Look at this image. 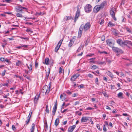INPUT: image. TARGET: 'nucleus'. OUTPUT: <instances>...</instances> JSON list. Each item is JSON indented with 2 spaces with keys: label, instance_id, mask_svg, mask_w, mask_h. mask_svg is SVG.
<instances>
[{
  "label": "nucleus",
  "instance_id": "nucleus-5",
  "mask_svg": "<svg viewBox=\"0 0 132 132\" xmlns=\"http://www.w3.org/2000/svg\"><path fill=\"white\" fill-rule=\"evenodd\" d=\"M82 26H83V29L85 31H86L89 29L91 25L89 22H87L85 24L84 26L82 24Z\"/></svg>",
  "mask_w": 132,
  "mask_h": 132
},
{
  "label": "nucleus",
  "instance_id": "nucleus-35",
  "mask_svg": "<svg viewBox=\"0 0 132 132\" xmlns=\"http://www.w3.org/2000/svg\"><path fill=\"white\" fill-rule=\"evenodd\" d=\"M32 113V111H31H31L30 112L29 114L27 117V118H31Z\"/></svg>",
  "mask_w": 132,
  "mask_h": 132
},
{
  "label": "nucleus",
  "instance_id": "nucleus-57",
  "mask_svg": "<svg viewBox=\"0 0 132 132\" xmlns=\"http://www.w3.org/2000/svg\"><path fill=\"white\" fill-rule=\"evenodd\" d=\"M106 61L108 62L109 63H110L112 62L111 61L107 58H106Z\"/></svg>",
  "mask_w": 132,
  "mask_h": 132
},
{
  "label": "nucleus",
  "instance_id": "nucleus-59",
  "mask_svg": "<svg viewBox=\"0 0 132 132\" xmlns=\"http://www.w3.org/2000/svg\"><path fill=\"white\" fill-rule=\"evenodd\" d=\"M24 71L27 74H28V73L30 72H29V71H28L27 70L25 69L24 70Z\"/></svg>",
  "mask_w": 132,
  "mask_h": 132
},
{
  "label": "nucleus",
  "instance_id": "nucleus-54",
  "mask_svg": "<svg viewBox=\"0 0 132 132\" xmlns=\"http://www.w3.org/2000/svg\"><path fill=\"white\" fill-rule=\"evenodd\" d=\"M94 108H91L90 107H88L86 109V110H92L94 109Z\"/></svg>",
  "mask_w": 132,
  "mask_h": 132
},
{
  "label": "nucleus",
  "instance_id": "nucleus-30",
  "mask_svg": "<svg viewBox=\"0 0 132 132\" xmlns=\"http://www.w3.org/2000/svg\"><path fill=\"white\" fill-rule=\"evenodd\" d=\"M125 29L129 33H131V31L130 29L128 27H125Z\"/></svg>",
  "mask_w": 132,
  "mask_h": 132
},
{
  "label": "nucleus",
  "instance_id": "nucleus-14",
  "mask_svg": "<svg viewBox=\"0 0 132 132\" xmlns=\"http://www.w3.org/2000/svg\"><path fill=\"white\" fill-rule=\"evenodd\" d=\"M106 73L108 75L111 77L112 79L113 78L114 76L113 74L111 72L109 71H108L107 72H106Z\"/></svg>",
  "mask_w": 132,
  "mask_h": 132
},
{
  "label": "nucleus",
  "instance_id": "nucleus-47",
  "mask_svg": "<svg viewBox=\"0 0 132 132\" xmlns=\"http://www.w3.org/2000/svg\"><path fill=\"white\" fill-rule=\"evenodd\" d=\"M103 93L105 97H108V94H106V92H105L104 91L103 92Z\"/></svg>",
  "mask_w": 132,
  "mask_h": 132
},
{
  "label": "nucleus",
  "instance_id": "nucleus-31",
  "mask_svg": "<svg viewBox=\"0 0 132 132\" xmlns=\"http://www.w3.org/2000/svg\"><path fill=\"white\" fill-rule=\"evenodd\" d=\"M65 18L66 19V20L65 19V18L64 19V21L71 19V17L70 16H66L65 17Z\"/></svg>",
  "mask_w": 132,
  "mask_h": 132
},
{
  "label": "nucleus",
  "instance_id": "nucleus-7",
  "mask_svg": "<svg viewBox=\"0 0 132 132\" xmlns=\"http://www.w3.org/2000/svg\"><path fill=\"white\" fill-rule=\"evenodd\" d=\"M83 27H84L82 26V24H81L80 26L78 31V38H80L81 36L82 33V30L83 29Z\"/></svg>",
  "mask_w": 132,
  "mask_h": 132
},
{
  "label": "nucleus",
  "instance_id": "nucleus-18",
  "mask_svg": "<svg viewBox=\"0 0 132 132\" xmlns=\"http://www.w3.org/2000/svg\"><path fill=\"white\" fill-rule=\"evenodd\" d=\"M39 97H40L39 95H36L35 96L34 100V102L35 103H37Z\"/></svg>",
  "mask_w": 132,
  "mask_h": 132
},
{
  "label": "nucleus",
  "instance_id": "nucleus-53",
  "mask_svg": "<svg viewBox=\"0 0 132 132\" xmlns=\"http://www.w3.org/2000/svg\"><path fill=\"white\" fill-rule=\"evenodd\" d=\"M59 72L60 74L62 73V69L61 67H60L59 68Z\"/></svg>",
  "mask_w": 132,
  "mask_h": 132
},
{
  "label": "nucleus",
  "instance_id": "nucleus-23",
  "mask_svg": "<svg viewBox=\"0 0 132 132\" xmlns=\"http://www.w3.org/2000/svg\"><path fill=\"white\" fill-rule=\"evenodd\" d=\"M122 42V40L121 39H118L117 40L116 42L117 44L119 45L120 46H121V44Z\"/></svg>",
  "mask_w": 132,
  "mask_h": 132
},
{
  "label": "nucleus",
  "instance_id": "nucleus-19",
  "mask_svg": "<svg viewBox=\"0 0 132 132\" xmlns=\"http://www.w3.org/2000/svg\"><path fill=\"white\" fill-rule=\"evenodd\" d=\"M48 71L47 72H46V76L45 77V79H48V78L49 76V75L50 71V68H48Z\"/></svg>",
  "mask_w": 132,
  "mask_h": 132
},
{
  "label": "nucleus",
  "instance_id": "nucleus-33",
  "mask_svg": "<svg viewBox=\"0 0 132 132\" xmlns=\"http://www.w3.org/2000/svg\"><path fill=\"white\" fill-rule=\"evenodd\" d=\"M114 24L111 22H110L108 24V26H109L112 27L114 26Z\"/></svg>",
  "mask_w": 132,
  "mask_h": 132
},
{
  "label": "nucleus",
  "instance_id": "nucleus-56",
  "mask_svg": "<svg viewBox=\"0 0 132 132\" xmlns=\"http://www.w3.org/2000/svg\"><path fill=\"white\" fill-rule=\"evenodd\" d=\"M2 46L3 48H4L5 47V46L7 45V44L6 43H2Z\"/></svg>",
  "mask_w": 132,
  "mask_h": 132
},
{
  "label": "nucleus",
  "instance_id": "nucleus-36",
  "mask_svg": "<svg viewBox=\"0 0 132 132\" xmlns=\"http://www.w3.org/2000/svg\"><path fill=\"white\" fill-rule=\"evenodd\" d=\"M21 61L19 60H18L17 62H16V66H19V65L21 64Z\"/></svg>",
  "mask_w": 132,
  "mask_h": 132
},
{
  "label": "nucleus",
  "instance_id": "nucleus-1",
  "mask_svg": "<svg viewBox=\"0 0 132 132\" xmlns=\"http://www.w3.org/2000/svg\"><path fill=\"white\" fill-rule=\"evenodd\" d=\"M112 49L114 52L116 53L117 54H122L123 53V52L121 49L115 47H112Z\"/></svg>",
  "mask_w": 132,
  "mask_h": 132
},
{
  "label": "nucleus",
  "instance_id": "nucleus-60",
  "mask_svg": "<svg viewBox=\"0 0 132 132\" xmlns=\"http://www.w3.org/2000/svg\"><path fill=\"white\" fill-rule=\"evenodd\" d=\"M88 77L89 78H93V76L90 73H89V74H88Z\"/></svg>",
  "mask_w": 132,
  "mask_h": 132
},
{
  "label": "nucleus",
  "instance_id": "nucleus-10",
  "mask_svg": "<svg viewBox=\"0 0 132 132\" xmlns=\"http://www.w3.org/2000/svg\"><path fill=\"white\" fill-rule=\"evenodd\" d=\"M76 125H74L72 126L69 127L68 128V131L69 132H72L74 129L76 128Z\"/></svg>",
  "mask_w": 132,
  "mask_h": 132
},
{
  "label": "nucleus",
  "instance_id": "nucleus-20",
  "mask_svg": "<svg viewBox=\"0 0 132 132\" xmlns=\"http://www.w3.org/2000/svg\"><path fill=\"white\" fill-rule=\"evenodd\" d=\"M98 23H99L100 25H102L104 23V20L102 18H100L99 20L98 21Z\"/></svg>",
  "mask_w": 132,
  "mask_h": 132
},
{
  "label": "nucleus",
  "instance_id": "nucleus-38",
  "mask_svg": "<svg viewBox=\"0 0 132 132\" xmlns=\"http://www.w3.org/2000/svg\"><path fill=\"white\" fill-rule=\"evenodd\" d=\"M23 76L25 77H26L27 79H28V80H30V77L29 76H27L25 74H23Z\"/></svg>",
  "mask_w": 132,
  "mask_h": 132
},
{
  "label": "nucleus",
  "instance_id": "nucleus-63",
  "mask_svg": "<svg viewBox=\"0 0 132 132\" xmlns=\"http://www.w3.org/2000/svg\"><path fill=\"white\" fill-rule=\"evenodd\" d=\"M101 40L102 41H103L105 39V37L104 36H103L101 38Z\"/></svg>",
  "mask_w": 132,
  "mask_h": 132
},
{
  "label": "nucleus",
  "instance_id": "nucleus-48",
  "mask_svg": "<svg viewBox=\"0 0 132 132\" xmlns=\"http://www.w3.org/2000/svg\"><path fill=\"white\" fill-rule=\"evenodd\" d=\"M11 2V0H5L3 1V2H6L7 3H10Z\"/></svg>",
  "mask_w": 132,
  "mask_h": 132
},
{
  "label": "nucleus",
  "instance_id": "nucleus-27",
  "mask_svg": "<svg viewBox=\"0 0 132 132\" xmlns=\"http://www.w3.org/2000/svg\"><path fill=\"white\" fill-rule=\"evenodd\" d=\"M126 40H125L123 41L122 42L121 44V46H127V44L126 43Z\"/></svg>",
  "mask_w": 132,
  "mask_h": 132
},
{
  "label": "nucleus",
  "instance_id": "nucleus-42",
  "mask_svg": "<svg viewBox=\"0 0 132 132\" xmlns=\"http://www.w3.org/2000/svg\"><path fill=\"white\" fill-rule=\"evenodd\" d=\"M35 129V124L34 123H33L32 124V128H31V130H34Z\"/></svg>",
  "mask_w": 132,
  "mask_h": 132
},
{
  "label": "nucleus",
  "instance_id": "nucleus-46",
  "mask_svg": "<svg viewBox=\"0 0 132 132\" xmlns=\"http://www.w3.org/2000/svg\"><path fill=\"white\" fill-rule=\"evenodd\" d=\"M5 61L7 62L9 64H10L11 63V62L7 58L5 59Z\"/></svg>",
  "mask_w": 132,
  "mask_h": 132
},
{
  "label": "nucleus",
  "instance_id": "nucleus-6",
  "mask_svg": "<svg viewBox=\"0 0 132 132\" xmlns=\"http://www.w3.org/2000/svg\"><path fill=\"white\" fill-rule=\"evenodd\" d=\"M80 15V10L77 9L76 12L75 17V18L74 22H75L78 19V18Z\"/></svg>",
  "mask_w": 132,
  "mask_h": 132
},
{
  "label": "nucleus",
  "instance_id": "nucleus-52",
  "mask_svg": "<svg viewBox=\"0 0 132 132\" xmlns=\"http://www.w3.org/2000/svg\"><path fill=\"white\" fill-rule=\"evenodd\" d=\"M96 127L100 131L102 130V129H101L100 128V125L99 124H97L96 125Z\"/></svg>",
  "mask_w": 132,
  "mask_h": 132
},
{
  "label": "nucleus",
  "instance_id": "nucleus-4",
  "mask_svg": "<svg viewBox=\"0 0 132 132\" xmlns=\"http://www.w3.org/2000/svg\"><path fill=\"white\" fill-rule=\"evenodd\" d=\"M84 9L85 12L89 13L92 11V6L90 4H87L85 6Z\"/></svg>",
  "mask_w": 132,
  "mask_h": 132
},
{
  "label": "nucleus",
  "instance_id": "nucleus-45",
  "mask_svg": "<svg viewBox=\"0 0 132 132\" xmlns=\"http://www.w3.org/2000/svg\"><path fill=\"white\" fill-rule=\"evenodd\" d=\"M82 47V45H80L79 47L78 48V49L77 50V52H79L80 51V50H81V48Z\"/></svg>",
  "mask_w": 132,
  "mask_h": 132
},
{
  "label": "nucleus",
  "instance_id": "nucleus-13",
  "mask_svg": "<svg viewBox=\"0 0 132 132\" xmlns=\"http://www.w3.org/2000/svg\"><path fill=\"white\" fill-rule=\"evenodd\" d=\"M114 9L113 7L111 8L110 9V13L112 16H114L115 15V13L114 12Z\"/></svg>",
  "mask_w": 132,
  "mask_h": 132
},
{
  "label": "nucleus",
  "instance_id": "nucleus-29",
  "mask_svg": "<svg viewBox=\"0 0 132 132\" xmlns=\"http://www.w3.org/2000/svg\"><path fill=\"white\" fill-rule=\"evenodd\" d=\"M28 118V119L26 121V123L25 124V125H24V126L25 125L27 126L29 124V122H30V118Z\"/></svg>",
  "mask_w": 132,
  "mask_h": 132
},
{
  "label": "nucleus",
  "instance_id": "nucleus-34",
  "mask_svg": "<svg viewBox=\"0 0 132 132\" xmlns=\"http://www.w3.org/2000/svg\"><path fill=\"white\" fill-rule=\"evenodd\" d=\"M45 111L46 112L48 113H49V110L48 108V106L47 105L46 106V109L45 110Z\"/></svg>",
  "mask_w": 132,
  "mask_h": 132
},
{
  "label": "nucleus",
  "instance_id": "nucleus-2",
  "mask_svg": "<svg viewBox=\"0 0 132 132\" xmlns=\"http://www.w3.org/2000/svg\"><path fill=\"white\" fill-rule=\"evenodd\" d=\"M15 8L17 12H20L21 13H23L22 12L23 9L27 10V9L26 8L22 7L20 5H19L18 6L15 7Z\"/></svg>",
  "mask_w": 132,
  "mask_h": 132
},
{
  "label": "nucleus",
  "instance_id": "nucleus-43",
  "mask_svg": "<svg viewBox=\"0 0 132 132\" xmlns=\"http://www.w3.org/2000/svg\"><path fill=\"white\" fill-rule=\"evenodd\" d=\"M98 52L99 53L101 54H103V53H104V54H108V53L105 51H103L101 52V51H99Z\"/></svg>",
  "mask_w": 132,
  "mask_h": 132
},
{
  "label": "nucleus",
  "instance_id": "nucleus-21",
  "mask_svg": "<svg viewBox=\"0 0 132 132\" xmlns=\"http://www.w3.org/2000/svg\"><path fill=\"white\" fill-rule=\"evenodd\" d=\"M106 42L107 44L110 46H111L112 45V43L110 40L108 39L106 40Z\"/></svg>",
  "mask_w": 132,
  "mask_h": 132
},
{
  "label": "nucleus",
  "instance_id": "nucleus-40",
  "mask_svg": "<svg viewBox=\"0 0 132 132\" xmlns=\"http://www.w3.org/2000/svg\"><path fill=\"white\" fill-rule=\"evenodd\" d=\"M63 39H61L60 40L59 42L58 43V44H57V46H60L62 43L63 41Z\"/></svg>",
  "mask_w": 132,
  "mask_h": 132
},
{
  "label": "nucleus",
  "instance_id": "nucleus-3",
  "mask_svg": "<svg viewBox=\"0 0 132 132\" xmlns=\"http://www.w3.org/2000/svg\"><path fill=\"white\" fill-rule=\"evenodd\" d=\"M48 85L49 86L48 87L46 85H45L43 87V89H45L46 90L45 92V94L46 95L47 94L50 92V88L51 86V82H50Z\"/></svg>",
  "mask_w": 132,
  "mask_h": 132
},
{
  "label": "nucleus",
  "instance_id": "nucleus-64",
  "mask_svg": "<svg viewBox=\"0 0 132 132\" xmlns=\"http://www.w3.org/2000/svg\"><path fill=\"white\" fill-rule=\"evenodd\" d=\"M119 32L116 31L114 32V35L115 36H117L119 34Z\"/></svg>",
  "mask_w": 132,
  "mask_h": 132
},
{
  "label": "nucleus",
  "instance_id": "nucleus-44",
  "mask_svg": "<svg viewBox=\"0 0 132 132\" xmlns=\"http://www.w3.org/2000/svg\"><path fill=\"white\" fill-rule=\"evenodd\" d=\"M38 63L37 62L36 60L35 63V67L36 68V69L38 67Z\"/></svg>",
  "mask_w": 132,
  "mask_h": 132
},
{
  "label": "nucleus",
  "instance_id": "nucleus-11",
  "mask_svg": "<svg viewBox=\"0 0 132 132\" xmlns=\"http://www.w3.org/2000/svg\"><path fill=\"white\" fill-rule=\"evenodd\" d=\"M101 9L99 6V5H97L94 8V11L95 13H97Z\"/></svg>",
  "mask_w": 132,
  "mask_h": 132
},
{
  "label": "nucleus",
  "instance_id": "nucleus-37",
  "mask_svg": "<svg viewBox=\"0 0 132 132\" xmlns=\"http://www.w3.org/2000/svg\"><path fill=\"white\" fill-rule=\"evenodd\" d=\"M16 15L17 17H18L22 18L23 17V16L22 14L19 13H18L16 14Z\"/></svg>",
  "mask_w": 132,
  "mask_h": 132
},
{
  "label": "nucleus",
  "instance_id": "nucleus-62",
  "mask_svg": "<svg viewBox=\"0 0 132 132\" xmlns=\"http://www.w3.org/2000/svg\"><path fill=\"white\" fill-rule=\"evenodd\" d=\"M12 128L13 130L15 131L16 130L15 128L14 125H13L12 126Z\"/></svg>",
  "mask_w": 132,
  "mask_h": 132
},
{
  "label": "nucleus",
  "instance_id": "nucleus-51",
  "mask_svg": "<svg viewBox=\"0 0 132 132\" xmlns=\"http://www.w3.org/2000/svg\"><path fill=\"white\" fill-rule=\"evenodd\" d=\"M66 92L68 95H70L72 94V92H70L69 90H67Z\"/></svg>",
  "mask_w": 132,
  "mask_h": 132
},
{
  "label": "nucleus",
  "instance_id": "nucleus-9",
  "mask_svg": "<svg viewBox=\"0 0 132 132\" xmlns=\"http://www.w3.org/2000/svg\"><path fill=\"white\" fill-rule=\"evenodd\" d=\"M79 75L78 74H76L74 75L70 79V80L71 81H75V80L78 77Z\"/></svg>",
  "mask_w": 132,
  "mask_h": 132
},
{
  "label": "nucleus",
  "instance_id": "nucleus-12",
  "mask_svg": "<svg viewBox=\"0 0 132 132\" xmlns=\"http://www.w3.org/2000/svg\"><path fill=\"white\" fill-rule=\"evenodd\" d=\"M107 5V2L106 1H104L101 4L99 5L101 9H103L104 6Z\"/></svg>",
  "mask_w": 132,
  "mask_h": 132
},
{
  "label": "nucleus",
  "instance_id": "nucleus-8",
  "mask_svg": "<svg viewBox=\"0 0 132 132\" xmlns=\"http://www.w3.org/2000/svg\"><path fill=\"white\" fill-rule=\"evenodd\" d=\"M57 108V100L56 101L54 106L53 107L52 111V115L54 116L55 115Z\"/></svg>",
  "mask_w": 132,
  "mask_h": 132
},
{
  "label": "nucleus",
  "instance_id": "nucleus-58",
  "mask_svg": "<svg viewBox=\"0 0 132 132\" xmlns=\"http://www.w3.org/2000/svg\"><path fill=\"white\" fill-rule=\"evenodd\" d=\"M6 71V70H4L2 72V76H3L5 75Z\"/></svg>",
  "mask_w": 132,
  "mask_h": 132
},
{
  "label": "nucleus",
  "instance_id": "nucleus-22",
  "mask_svg": "<svg viewBox=\"0 0 132 132\" xmlns=\"http://www.w3.org/2000/svg\"><path fill=\"white\" fill-rule=\"evenodd\" d=\"M59 122V118L56 119L55 121L54 125L55 126H57Z\"/></svg>",
  "mask_w": 132,
  "mask_h": 132
},
{
  "label": "nucleus",
  "instance_id": "nucleus-61",
  "mask_svg": "<svg viewBox=\"0 0 132 132\" xmlns=\"http://www.w3.org/2000/svg\"><path fill=\"white\" fill-rule=\"evenodd\" d=\"M26 31L27 32H30L31 33L33 32V31H32L31 29H27V30H26Z\"/></svg>",
  "mask_w": 132,
  "mask_h": 132
},
{
  "label": "nucleus",
  "instance_id": "nucleus-25",
  "mask_svg": "<svg viewBox=\"0 0 132 132\" xmlns=\"http://www.w3.org/2000/svg\"><path fill=\"white\" fill-rule=\"evenodd\" d=\"M32 62L29 65L30 68L29 69V72H32Z\"/></svg>",
  "mask_w": 132,
  "mask_h": 132
},
{
  "label": "nucleus",
  "instance_id": "nucleus-15",
  "mask_svg": "<svg viewBox=\"0 0 132 132\" xmlns=\"http://www.w3.org/2000/svg\"><path fill=\"white\" fill-rule=\"evenodd\" d=\"M74 39L75 40V38H74V37H73L70 40V42L69 44V47H70L72 46L73 42H74L73 41Z\"/></svg>",
  "mask_w": 132,
  "mask_h": 132
},
{
  "label": "nucleus",
  "instance_id": "nucleus-50",
  "mask_svg": "<svg viewBox=\"0 0 132 132\" xmlns=\"http://www.w3.org/2000/svg\"><path fill=\"white\" fill-rule=\"evenodd\" d=\"M78 87L79 88H83L84 87L83 85L82 84L80 85H79L78 86Z\"/></svg>",
  "mask_w": 132,
  "mask_h": 132
},
{
  "label": "nucleus",
  "instance_id": "nucleus-39",
  "mask_svg": "<svg viewBox=\"0 0 132 132\" xmlns=\"http://www.w3.org/2000/svg\"><path fill=\"white\" fill-rule=\"evenodd\" d=\"M97 67L96 65H93L91 67V68L93 70H95L96 69Z\"/></svg>",
  "mask_w": 132,
  "mask_h": 132
},
{
  "label": "nucleus",
  "instance_id": "nucleus-28",
  "mask_svg": "<svg viewBox=\"0 0 132 132\" xmlns=\"http://www.w3.org/2000/svg\"><path fill=\"white\" fill-rule=\"evenodd\" d=\"M28 46V45H21V46H18L16 47V48L18 49H20L22 47H24L25 48H26Z\"/></svg>",
  "mask_w": 132,
  "mask_h": 132
},
{
  "label": "nucleus",
  "instance_id": "nucleus-26",
  "mask_svg": "<svg viewBox=\"0 0 132 132\" xmlns=\"http://www.w3.org/2000/svg\"><path fill=\"white\" fill-rule=\"evenodd\" d=\"M126 43L127 45L128 44L132 46V42L131 41L127 40H126Z\"/></svg>",
  "mask_w": 132,
  "mask_h": 132
},
{
  "label": "nucleus",
  "instance_id": "nucleus-16",
  "mask_svg": "<svg viewBox=\"0 0 132 132\" xmlns=\"http://www.w3.org/2000/svg\"><path fill=\"white\" fill-rule=\"evenodd\" d=\"M88 120L87 117H82L81 120V122H87Z\"/></svg>",
  "mask_w": 132,
  "mask_h": 132
},
{
  "label": "nucleus",
  "instance_id": "nucleus-24",
  "mask_svg": "<svg viewBox=\"0 0 132 132\" xmlns=\"http://www.w3.org/2000/svg\"><path fill=\"white\" fill-rule=\"evenodd\" d=\"M118 97L119 98H123V93L122 92H119L118 95Z\"/></svg>",
  "mask_w": 132,
  "mask_h": 132
},
{
  "label": "nucleus",
  "instance_id": "nucleus-49",
  "mask_svg": "<svg viewBox=\"0 0 132 132\" xmlns=\"http://www.w3.org/2000/svg\"><path fill=\"white\" fill-rule=\"evenodd\" d=\"M103 130L105 132H106L107 131L106 129V128L105 125H104L103 126Z\"/></svg>",
  "mask_w": 132,
  "mask_h": 132
},
{
  "label": "nucleus",
  "instance_id": "nucleus-41",
  "mask_svg": "<svg viewBox=\"0 0 132 132\" xmlns=\"http://www.w3.org/2000/svg\"><path fill=\"white\" fill-rule=\"evenodd\" d=\"M60 98L61 99L62 101H63L65 100V97H64L62 94H61L60 95Z\"/></svg>",
  "mask_w": 132,
  "mask_h": 132
},
{
  "label": "nucleus",
  "instance_id": "nucleus-32",
  "mask_svg": "<svg viewBox=\"0 0 132 132\" xmlns=\"http://www.w3.org/2000/svg\"><path fill=\"white\" fill-rule=\"evenodd\" d=\"M60 47V46H57V45L55 48V52H57Z\"/></svg>",
  "mask_w": 132,
  "mask_h": 132
},
{
  "label": "nucleus",
  "instance_id": "nucleus-55",
  "mask_svg": "<svg viewBox=\"0 0 132 132\" xmlns=\"http://www.w3.org/2000/svg\"><path fill=\"white\" fill-rule=\"evenodd\" d=\"M98 78H96L95 79V82L96 84L98 85Z\"/></svg>",
  "mask_w": 132,
  "mask_h": 132
},
{
  "label": "nucleus",
  "instance_id": "nucleus-17",
  "mask_svg": "<svg viewBox=\"0 0 132 132\" xmlns=\"http://www.w3.org/2000/svg\"><path fill=\"white\" fill-rule=\"evenodd\" d=\"M49 58L48 57H46L45 59V62H43V63L47 65H48L49 64Z\"/></svg>",
  "mask_w": 132,
  "mask_h": 132
}]
</instances>
